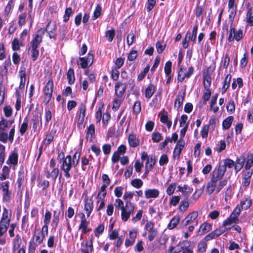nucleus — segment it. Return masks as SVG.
<instances>
[{"instance_id":"obj_1","label":"nucleus","mask_w":253,"mask_h":253,"mask_svg":"<svg viewBox=\"0 0 253 253\" xmlns=\"http://www.w3.org/2000/svg\"><path fill=\"white\" fill-rule=\"evenodd\" d=\"M223 167L219 165L212 172V177L207 185V192L211 194L215 190L216 183L221 180L225 173Z\"/></svg>"},{"instance_id":"obj_2","label":"nucleus","mask_w":253,"mask_h":253,"mask_svg":"<svg viewBox=\"0 0 253 253\" xmlns=\"http://www.w3.org/2000/svg\"><path fill=\"white\" fill-rule=\"evenodd\" d=\"M44 34V31L41 28L38 31L37 34L30 42V47L29 50L30 51L31 55L33 61H36L38 58L39 51L37 48L42 42V36Z\"/></svg>"},{"instance_id":"obj_3","label":"nucleus","mask_w":253,"mask_h":253,"mask_svg":"<svg viewBox=\"0 0 253 253\" xmlns=\"http://www.w3.org/2000/svg\"><path fill=\"white\" fill-rule=\"evenodd\" d=\"M57 160L60 162H62L61 166V169L64 171V176L67 178L71 177V174L70 171L72 168V157L70 155H68L65 158L64 153L62 151H58Z\"/></svg>"},{"instance_id":"obj_4","label":"nucleus","mask_w":253,"mask_h":253,"mask_svg":"<svg viewBox=\"0 0 253 253\" xmlns=\"http://www.w3.org/2000/svg\"><path fill=\"white\" fill-rule=\"evenodd\" d=\"M134 205L129 201H126L125 208L122 210V219L126 221L129 218L130 215L134 212Z\"/></svg>"},{"instance_id":"obj_5","label":"nucleus","mask_w":253,"mask_h":253,"mask_svg":"<svg viewBox=\"0 0 253 253\" xmlns=\"http://www.w3.org/2000/svg\"><path fill=\"white\" fill-rule=\"evenodd\" d=\"M53 90V82L52 80H50L46 83L43 89L44 99L43 103L47 105L50 100Z\"/></svg>"},{"instance_id":"obj_6","label":"nucleus","mask_w":253,"mask_h":253,"mask_svg":"<svg viewBox=\"0 0 253 253\" xmlns=\"http://www.w3.org/2000/svg\"><path fill=\"white\" fill-rule=\"evenodd\" d=\"M198 212L197 211H193L190 213L181 222L182 227L186 226L187 225L195 222L196 225L198 224L197 217Z\"/></svg>"},{"instance_id":"obj_7","label":"nucleus","mask_w":253,"mask_h":253,"mask_svg":"<svg viewBox=\"0 0 253 253\" xmlns=\"http://www.w3.org/2000/svg\"><path fill=\"white\" fill-rule=\"evenodd\" d=\"M243 38V30L239 29L236 31L235 28L232 27L230 28V33L228 38L229 42H231L235 40L236 41H240Z\"/></svg>"},{"instance_id":"obj_8","label":"nucleus","mask_w":253,"mask_h":253,"mask_svg":"<svg viewBox=\"0 0 253 253\" xmlns=\"http://www.w3.org/2000/svg\"><path fill=\"white\" fill-rule=\"evenodd\" d=\"M145 228L149 232L148 240L152 241L158 235V231L154 228V224L151 221H147L145 225Z\"/></svg>"},{"instance_id":"obj_9","label":"nucleus","mask_w":253,"mask_h":253,"mask_svg":"<svg viewBox=\"0 0 253 253\" xmlns=\"http://www.w3.org/2000/svg\"><path fill=\"white\" fill-rule=\"evenodd\" d=\"M253 170H243L242 175V184L244 187L249 186L251 182V177Z\"/></svg>"},{"instance_id":"obj_10","label":"nucleus","mask_w":253,"mask_h":253,"mask_svg":"<svg viewBox=\"0 0 253 253\" xmlns=\"http://www.w3.org/2000/svg\"><path fill=\"white\" fill-rule=\"evenodd\" d=\"M79 60L81 61L80 65L83 69H85L88 66H91L93 62V55L91 53H88L86 57H80Z\"/></svg>"},{"instance_id":"obj_11","label":"nucleus","mask_w":253,"mask_h":253,"mask_svg":"<svg viewBox=\"0 0 253 253\" xmlns=\"http://www.w3.org/2000/svg\"><path fill=\"white\" fill-rule=\"evenodd\" d=\"M2 190L3 192V200L5 201H9L10 199L11 192L8 190L9 182L6 181L1 183Z\"/></svg>"},{"instance_id":"obj_12","label":"nucleus","mask_w":253,"mask_h":253,"mask_svg":"<svg viewBox=\"0 0 253 253\" xmlns=\"http://www.w3.org/2000/svg\"><path fill=\"white\" fill-rule=\"evenodd\" d=\"M115 88L116 94L118 96L121 97L126 90V85L124 83L117 82L115 84Z\"/></svg>"},{"instance_id":"obj_13","label":"nucleus","mask_w":253,"mask_h":253,"mask_svg":"<svg viewBox=\"0 0 253 253\" xmlns=\"http://www.w3.org/2000/svg\"><path fill=\"white\" fill-rule=\"evenodd\" d=\"M211 229V224L207 222L202 224L199 229L198 233L200 235H203Z\"/></svg>"},{"instance_id":"obj_14","label":"nucleus","mask_w":253,"mask_h":253,"mask_svg":"<svg viewBox=\"0 0 253 253\" xmlns=\"http://www.w3.org/2000/svg\"><path fill=\"white\" fill-rule=\"evenodd\" d=\"M219 165L223 167L225 171H226V168H235V162L233 160L229 159H226L222 161V162L219 163Z\"/></svg>"},{"instance_id":"obj_15","label":"nucleus","mask_w":253,"mask_h":253,"mask_svg":"<svg viewBox=\"0 0 253 253\" xmlns=\"http://www.w3.org/2000/svg\"><path fill=\"white\" fill-rule=\"evenodd\" d=\"M185 96V92L179 93L177 95L176 98L174 102V107L177 110L180 107L183 103L184 97Z\"/></svg>"},{"instance_id":"obj_16","label":"nucleus","mask_w":253,"mask_h":253,"mask_svg":"<svg viewBox=\"0 0 253 253\" xmlns=\"http://www.w3.org/2000/svg\"><path fill=\"white\" fill-rule=\"evenodd\" d=\"M145 194L147 199L155 198L159 196V191L156 189H149L145 191Z\"/></svg>"},{"instance_id":"obj_17","label":"nucleus","mask_w":253,"mask_h":253,"mask_svg":"<svg viewBox=\"0 0 253 253\" xmlns=\"http://www.w3.org/2000/svg\"><path fill=\"white\" fill-rule=\"evenodd\" d=\"M245 161V159L242 156H240L237 158L236 162H235V170H236V172L240 170V169L243 168L244 165Z\"/></svg>"},{"instance_id":"obj_18","label":"nucleus","mask_w":253,"mask_h":253,"mask_svg":"<svg viewBox=\"0 0 253 253\" xmlns=\"http://www.w3.org/2000/svg\"><path fill=\"white\" fill-rule=\"evenodd\" d=\"M129 145L131 147H136L139 144V140L136 138L135 135L130 134L128 136Z\"/></svg>"},{"instance_id":"obj_19","label":"nucleus","mask_w":253,"mask_h":253,"mask_svg":"<svg viewBox=\"0 0 253 253\" xmlns=\"http://www.w3.org/2000/svg\"><path fill=\"white\" fill-rule=\"evenodd\" d=\"M93 202L91 199H85L84 210L87 212V216H89L93 210Z\"/></svg>"},{"instance_id":"obj_20","label":"nucleus","mask_w":253,"mask_h":253,"mask_svg":"<svg viewBox=\"0 0 253 253\" xmlns=\"http://www.w3.org/2000/svg\"><path fill=\"white\" fill-rule=\"evenodd\" d=\"M253 166V155L249 153L247 155L246 163L244 170H252L250 169Z\"/></svg>"},{"instance_id":"obj_21","label":"nucleus","mask_w":253,"mask_h":253,"mask_svg":"<svg viewBox=\"0 0 253 253\" xmlns=\"http://www.w3.org/2000/svg\"><path fill=\"white\" fill-rule=\"evenodd\" d=\"M51 217V212L49 211H46L43 219V222L44 223L43 225V229H45L46 234H48V224L49 223L50 221Z\"/></svg>"},{"instance_id":"obj_22","label":"nucleus","mask_w":253,"mask_h":253,"mask_svg":"<svg viewBox=\"0 0 253 253\" xmlns=\"http://www.w3.org/2000/svg\"><path fill=\"white\" fill-rule=\"evenodd\" d=\"M155 91V86L153 84H150L145 89V96L147 98H150Z\"/></svg>"},{"instance_id":"obj_23","label":"nucleus","mask_w":253,"mask_h":253,"mask_svg":"<svg viewBox=\"0 0 253 253\" xmlns=\"http://www.w3.org/2000/svg\"><path fill=\"white\" fill-rule=\"evenodd\" d=\"M179 220L180 218L179 216H175L173 217L168 225V229H172L175 228L177 225Z\"/></svg>"},{"instance_id":"obj_24","label":"nucleus","mask_w":253,"mask_h":253,"mask_svg":"<svg viewBox=\"0 0 253 253\" xmlns=\"http://www.w3.org/2000/svg\"><path fill=\"white\" fill-rule=\"evenodd\" d=\"M233 119L234 118L233 116H229L224 120L222 124L223 128L225 129L229 128L231 126Z\"/></svg>"},{"instance_id":"obj_25","label":"nucleus","mask_w":253,"mask_h":253,"mask_svg":"<svg viewBox=\"0 0 253 253\" xmlns=\"http://www.w3.org/2000/svg\"><path fill=\"white\" fill-rule=\"evenodd\" d=\"M184 144L185 143L184 141H181L180 140H178L174 148V153L178 155H180L181 151L184 146Z\"/></svg>"},{"instance_id":"obj_26","label":"nucleus","mask_w":253,"mask_h":253,"mask_svg":"<svg viewBox=\"0 0 253 253\" xmlns=\"http://www.w3.org/2000/svg\"><path fill=\"white\" fill-rule=\"evenodd\" d=\"M231 75L230 74H228L226 76L225 79V81H224V84L222 86V94L225 93V92L226 91L227 89H228V88L229 87V85H230V82H231Z\"/></svg>"},{"instance_id":"obj_27","label":"nucleus","mask_w":253,"mask_h":253,"mask_svg":"<svg viewBox=\"0 0 253 253\" xmlns=\"http://www.w3.org/2000/svg\"><path fill=\"white\" fill-rule=\"evenodd\" d=\"M86 111V106L84 104L82 103L80 105V114L79 116V121L81 124H82L84 119Z\"/></svg>"},{"instance_id":"obj_28","label":"nucleus","mask_w":253,"mask_h":253,"mask_svg":"<svg viewBox=\"0 0 253 253\" xmlns=\"http://www.w3.org/2000/svg\"><path fill=\"white\" fill-rule=\"evenodd\" d=\"M67 78L68 80V83L70 84H72L74 83L75 78L74 76V71L73 69L70 68L69 69L67 74Z\"/></svg>"},{"instance_id":"obj_29","label":"nucleus","mask_w":253,"mask_h":253,"mask_svg":"<svg viewBox=\"0 0 253 253\" xmlns=\"http://www.w3.org/2000/svg\"><path fill=\"white\" fill-rule=\"evenodd\" d=\"M89 223V221H84L81 222V224L79 226V229L82 230L83 233H87L91 230V228L88 227V225Z\"/></svg>"},{"instance_id":"obj_30","label":"nucleus","mask_w":253,"mask_h":253,"mask_svg":"<svg viewBox=\"0 0 253 253\" xmlns=\"http://www.w3.org/2000/svg\"><path fill=\"white\" fill-rule=\"evenodd\" d=\"M8 214H9V212H8V210L6 209V208H4L2 216L1 218L0 222L2 223L6 224L7 221H9V222H10V218L8 217Z\"/></svg>"},{"instance_id":"obj_31","label":"nucleus","mask_w":253,"mask_h":253,"mask_svg":"<svg viewBox=\"0 0 253 253\" xmlns=\"http://www.w3.org/2000/svg\"><path fill=\"white\" fill-rule=\"evenodd\" d=\"M28 127V120L27 118H26L24 120V122L22 123V124L21 126V127L19 129V131L20 133V134L21 135H23L27 131Z\"/></svg>"},{"instance_id":"obj_32","label":"nucleus","mask_w":253,"mask_h":253,"mask_svg":"<svg viewBox=\"0 0 253 253\" xmlns=\"http://www.w3.org/2000/svg\"><path fill=\"white\" fill-rule=\"evenodd\" d=\"M251 205H252L251 200H249V199H246L245 200H243V201H241L240 207L242 210H243V209L247 210L250 207Z\"/></svg>"},{"instance_id":"obj_33","label":"nucleus","mask_w":253,"mask_h":253,"mask_svg":"<svg viewBox=\"0 0 253 253\" xmlns=\"http://www.w3.org/2000/svg\"><path fill=\"white\" fill-rule=\"evenodd\" d=\"M39 118H40L41 125H42V118L41 116L40 117L38 115H34L32 119V121L33 123V128L34 130H36L38 126L39 125Z\"/></svg>"},{"instance_id":"obj_34","label":"nucleus","mask_w":253,"mask_h":253,"mask_svg":"<svg viewBox=\"0 0 253 253\" xmlns=\"http://www.w3.org/2000/svg\"><path fill=\"white\" fill-rule=\"evenodd\" d=\"M189 202L187 200L181 201L179 205L178 209L180 211L184 212L189 207Z\"/></svg>"},{"instance_id":"obj_35","label":"nucleus","mask_w":253,"mask_h":253,"mask_svg":"<svg viewBox=\"0 0 253 253\" xmlns=\"http://www.w3.org/2000/svg\"><path fill=\"white\" fill-rule=\"evenodd\" d=\"M9 225V221H7L6 224L0 222V237L6 232Z\"/></svg>"},{"instance_id":"obj_36","label":"nucleus","mask_w":253,"mask_h":253,"mask_svg":"<svg viewBox=\"0 0 253 253\" xmlns=\"http://www.w3.org/2000/svg\"><path fill=\"white\" fill-rule=\"evenodd\" d=\"M141 110V107L140 101H135L133 106V113L136 115H137L140 112Z\"/></svg>"},{"instance_id":"obj_37","label":"nucleus","mask_w":253,"mask_h":253,"mask_svg":"<svg viewBox=\"0 0 253 253\" xmlns=\"http://www.w3.org/2000/svg\"><path fill=\"white\" fill-rule=\"evenodd\" d=\"M80 156V153L77 152L74 154L73 157V160L72 161V167L73 166L76 167L78 165Z\"/></svg>"},{"instance_id":"obj_38","label":"nucleus","mask_w":253,"mask_h":253,"mask_svg":"<svg viewBox=\"0 0 253 253\" xmlns=\"http://www.w3.org/2000/svg\"><path fill=\"white\" fill-rule=\"evenodd\" d=\"M102 10V7L100 4H98L96 7L94 12L93 15L92 16V19L93 20L98 18L101 15Z\"/></svg>"},{"instance_id":"obj_39","label":"nucleus","mask_w":253,"mask_h":253,"mask_svg":"<svg viewBox=\"0 0 253 253\" xmlns=\"http://www.w3.org/2000/svg\"><path fill=\"white\" fill-rule=\"evenodd\" d=\"M237 221L235 219V218L233 217L231 215L227 219L225 220L223 223V226H226V225H231L233 224H236Z\"/></svg>"},{"instance_id":"obj_40","label":"nucleus","mask_w":253,"mask_h":253,"mask_svg":"<svg viewBox=\"0 0 253 253\" xmlns=\"http://www.w3.org/2000/svg\"><path fill=\"white\" fill-rule=\"evenodd\" d=\"M95 133V127L93 124H91L87 128L86 132V137L88 138L90 135V139L91 140L92 138L93 135Z\"/></svg>"},{"instance_id":"obj_41","label":"nucleus","mask_w":253,"mask_h":253,"mask_svg":"<svg viewBox=\"0 0 253 253\" xmlns=\"http://www.w3.org/2000/svg\"><path fill=\"white\" fill-rule=\"evenodd\" d=\"M227 183V180L226 179L220 180L218 184L216 185L215 189L216 192L218 193L222 189V188L225 186Z\"/></svg>"},{"instance_id":"obj_42","label":"nucleus","mask_w":253,"mask_h":253,"mask_svg":"<svg viewBox=\"0 0 253 253\" xmlns=\"http://www.w3.org/2000/svg\"><path fill=\"white\" fill-rule=\"evenodd\" d=\"M143 183V181L139 178H135L132 180L131 182L132 186L136 188H140L142 186Z\"/></svg>"},{"instance_id":"obj_43","label":"nucleus","mask_w":253,"mask_h":253,"mask_svg":"<svg viewBox=\"0 0 253 253\" xmlns=\"http://www.w3.org/2000/svg\"><path fill=\"white\" fill-rule=\"evenodd\" d=\"M8 160L10 164L16 165L18 163V154L16 153H13L9 156Z\"/></svg>"},{"instance_id":"obj_44","label":"nucleus","mask_w":253,"mask_h":253,"mask_svg":"<svg viewBox=\"0 0 253 253\" xmlns=\"http://www.w3.org/2000/svg\"><path fill=\"white\" fill-rule=\"evenodd\" d=\"M207 244L205 242H201L198 244V249L200 253H204L206 251Z\"/></svg>"},{"instance_id":"obj_45","label":"nucleus","mask_w":253,"mask_h":253,"mask_svg":"<svg viewBox=\"0 0 253 253\" xmlns=\"http://www.w3.org/2000/svg\"><path fill=\"white\" fill-rule=\"evenodd\" d=\"M119 77V71L116 67H113L111 71V77L114 81H117Z\"/></svg>"},{"instance_id":"obj_46","label":"nucleus","mask_w":253,"mask_h":253,"mask_svg":"<svg viewBox=\"0 0 253 253\" xmlns=\"http://www.w3.org/2000/svg\"><path fill=\"white\" fill-rule=\"evenodd\" d=\"M115 35V31L114 29L112 30H108L106 32L105 35L108 39L109 42H112Z\"/></svg>"},{"instance_id":"obj_47","label":"nucleus","mask_w":253,"mask_h":253,"mask_svg":"<svg viewBox=\"0 0 253 253\" xmlns=\"http://www.w3.org/2000/svg\"><path fill=\"white\" fill-rule=\"evenodd\" d=\"M8 127L9 126L8 121L2 118L1 120L0 121V131H4L6 128Z\"/></svg>"},{"instance_id":"obj_48","label":"nucleus","mask_w":253,"mask_h":253,"mask_svg":"<svg viewBox=\"0 0 253 253\" xmlns=\"http://www.w3.org/2000/svg\"><path fill=\"white\" fill-rule=\"evenodd\" d=\"M211 96V91L210 89H205V90H204L203 96H202V99H203L204 102L205 103H206L207 101H208L210 99Z\"/></svg>"},{"instance_id":"obj_49","label":"nucleus","mask_w":253,"mask_h":253,"mask_svg":"<svg viewBox=\"0 0 253 253\" xmlns=\"http://www.w3.org/2000/svg\"><path fill=\"white\" fill-rule=\"evenodd\" d=\"M185 69L183 68H181L178 72L177 80L178 82H182L186 77H184V72Z\"/></svg>"},{"instance_id":"obj_50","label":"nucleus","mask_w":253,"mask_h":253,"mask_svg":"<svg viewBox=\"0 0 253 253\" xmlns=\"http://www.w3.org/2000/svg\"><path fill=\"white\" fill-rule=\"evenodd\" d=\"M104 229V226L103 224H100L94 230L95 236L99 237L103 233Z\"/></svg>"},{"instance_id":"obj_51","label":"nucleus","mask_w":253,"mask_h":253,"mask_svg":"<svg viewBox=\"0 0 253 253\" xmlns=\"http://www.w3.org/2000/svg\"><path fill=\"white\" fill-rule=\"evenodd\" d=\"M162 138V135L158 132H154L152 134V139L154 142H159Z\"/></svg>"},{"instance_id":"obj_52","label":"nucleus","mask_w":253,"mask_h":253,"mask_svg":"<svg viewBox=\"0 0 253 253\" xmlns=\"http://www.w3.org/2000/svg\"><path fill=\"white\" fill-rule=\"evenodd\" d=\"M175 187H176V184L175 183H170L169 185V186L167 189V191H166L167 194L169 195H172L174 192Z\"/></svg>"},{"instance_id":"obj_53","label":"nucleus","mask_w":253,"mask_h":253,"mask_svg":"<svg viewBox=\"0 0 253 253\" xmlns=\"http://www.w3.org/2000/svg\"><path fill=\"white\" fill-rule=\"evenodd\" d=\"M172 63L171 61H167L165 66V73L167 75H169L171 73Z\"/></svg>"},{"instance_id":"obj_54","label":"nucleus","mask_w":253,"mask_h":253,"mask_svg":"<svg viewBox=\"0 0 253 253\" xmlns=\"http://www.w3.org/2000/svg\"><path fill=\"white\" fill-rule=\"evenodd\" d=\"M150 163V167L149 168L150 169H151L153 166L155 165L156 163V160L154 158H153L152 156L150 158H148L147 160V162L145 165V169H148L149 167V164Z\"/></svg>"},{"instance_id":"obj_55","label":"nucleus","mask_w":253,"mask_h":253,"mask_svg":"<svg viewBox=\"0 0 253 253\" xmlns=\"http://www.w3.org/2000/svg\"><path fill=\"white\" fill-rule=\"evenodd\" d=\"M49 185V181L47 180H41L38 182V186L39 187L42 188V189H45Z\"/></svg>"},{"instance_id":"obj_56","label":"nucleus","mask_w":253,"mask_h":253,"mask_svg":"<svg viewBox=\"0 0 253 253\" xmlns=\"http://www.w3.org/2000/svg\"><path fill=\"white\" fill-rule=\"evenodd\" d=\"M135 36L132 32H130L127 35L126 38V42L128 45H130L134 42Z\"/></svg>"},{"instance_id":"obj_57","label":"nucleus","mask_w":253,"mask_h":253,"mask_svg":"<svg viewBox=\"0 0 253 253\" xmlns=\"http://www.w3.org/2000/svg\"><path fill=\"white\" fill-rule=\"evenodd\" d=\"M211 84V78L210 77H205L204 79V89H210Z\"/></svg>"},{"instance_id":"obj_58","label":"nucleus","mask_w":253,"mask_h":253,"mask_svg":"<svg viewBox=\"0 0 253 253\" xmlns=\"http://www.w3.org/2000/svg\"><path fill=\"white\" fill-rule=\"evenodd\" d=\"M4 115L6 117L11 116L12 113V108L10 106H6L3 109Z\"/></svg>"},{"instance_id":"obj_59","label":"nucleus","mask_w":253,"mask_h":253,"mask_svg":"<svg viewBox=\"0 0 253 253\" xmlns=\"http://www.w3.org/2000/svg\"><path fill=\"white\" fill-rule=\"evenodd\" d=\"M209 126L208 125H204L201 131V135L203 138H206L208 135Z\"/></svg>"},{"instance_id":"obj_60","label":"nucleus","mask_w":253,"mask_h":253,"mask_svg":"<svg viewBox=\"0 0 253 253\" xmlns=\"http://www.w3.org/2000/svg\"><path fill=\"white\" fill-rule=\"evenodd\" d=\"M241 212V208L240 207L238 208V206L237 208L234 210L232 213L231 214V216L235 218V219L237 221H238V216L239 215Z\"/></svg>"},{"instance_id":"obj_61","label":"nucleus","mask_w":253,"mask_h":253,"mask_svg":"<svg viewBox=\"0 0 253 253\" xmlns=\"http://www.w3.org/2000/svg\"><path fill=\"white\" fill-rule=\"evenodd\" d=\"M248 63V56L247 53L244 54V56L240 61V66L242 68H245Z\"/></svg>"},{"instance_id":"obj_62","label":"nucleus","mask_w":253,"mask_h":253,"mask_svg":"<svg viewBox=\"0 0 253 253\" xmlns=\"http://www.w3.org/2000/svg\"><path fill=\"white\" fill-rule=\"evenodd\" d=\"M180 201V197L178 196H174L171 197L169 201V204L173 206H175Z\"/></svg>"},{"instance_id":"obj_63","label":"nucleus","mask_w":253,"mask_h":253,"mask_svg":"<svg viewBox=\"0 0 253 253\" xmlns=\"http://www.w3.org/2000/svg\"><path fill=\"white\" fill-rule=\"evenodd\" d=\"M137 56V52L136 50H132L130 52V53H129L128 55V57H127V59L129 60V61H133L134 60H135L136 57Z\"/></svg>"},{"instance_id":"obj_64","label":"nucleus","mask_w":253,"mask_h":253,"mask_svg":"<svg viewBox=\"0 0 253 253\" xmlns=\"http://www.w3.org/2000/svg\"><path fill=\"white\" fill-rule=\"evenodd\" d=\"M168 157L166 155H163L160 157L159 160V164L160 166H162L168 163Z\"/></svg>"}]
</instances>
